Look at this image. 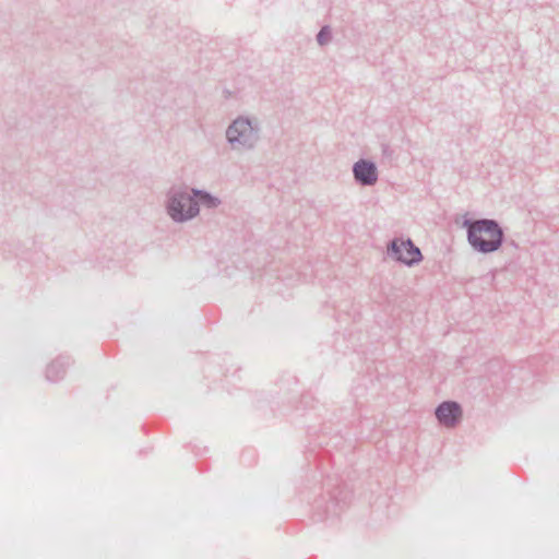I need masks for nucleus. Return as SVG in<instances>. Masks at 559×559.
I'll use <instances>...</instances> for the list:
<instances>
[{"label": "nucleus", "mask_w": 559, "mask_h": 559, "mask_svg": "<svg viewBox=\"0 0 559 559\" xmlns=\"http://www.w3.org/2000/svg\"><path fill=\"white\" fill-rule=\"evenodd\" d=\"M502 231L493 221H477L469 225L468 240L471 245L481 251L491 252L501 245Z\"/></svg>", "instance_id": "obj_1"}, {"label": "nucleus", "mask_w": 559, "mask_h": 559, "mask_svg": "<svg viewBox=\"0 0 559 559\" xmlns=\"http://www.w3.org/2000/svg\"><path fill=\"white\" fill-rule=\"evenodd\" d=\"M199 212L197 202L189 195L180 194L173 198L168 206V213L173 219L182 222L195 216Z\"/></svg>", "instance_id": "obj_2"}, {"label": "nucleus", "mask_w": 559, "mask_h": 559, "mask_svg": "<svg viewBox=\"0 0 559 559\" xmlns=\"http://www.w3.org/2000/svg\"><path fill=\"white\" fill-rule=\"evenodd\" d=\"M392 252L395 258L405 263L412 264L420 261V250L411 240H395L392 242Z\"/></svg>", "instance_id": "obj_3"}, {"label": "nucleus", "mask_w": 559, "mask_h": 559, "mask_svg": "<svg viewBox=\"0 0 559 559\" xmlns=\"http://www.w3.org/2000/svg\"><path fill=\"white\" fill-rule=\"evenodd\" d=\"M438 420L447 426L453 427L462 417V411L455 402H444L436 411Z\"/></svg>", "instance_id": "obj_4"}, {"label": "nucleus", "mask_w": 559, "mask_h": 559, "mask_svg": "<svg viewBox=\"0 0 559 559\" xmlns=\"http://www.w3.org/2000/svg\"><path fill=\"white\" fill-rule=\"evenodd\" d=\"M252 127L248 120L237 119L227 130L229 142L246 141L252 135Z\"/></svg>", "instance_id": "obj_5"}, {"label": "nucleus", "mask_w": 559, "mask_h": 559, "mask_svg": "<svg viewBox=\"0 0 559 559\" xmlns=\"http://www.w3.org/2000/svg\"><path fill=\"white\" fill-rule=\"evenodd\" d=\"M354 174L357 180L365 185H372L377 180V171L373 164L366 160L356 163Z\"/></svg>", "instance_id": "obj_6"}, {"label": "nucleus", "mask_w": 559, "mask_h": 559, "mask_svg": "<svg viewBox=\"0 0 559 559\" xmlns=\"http://www.w3.org/2000/svg\"><path fill=\"white\" fill-rule=\"evenodd\" d=\"M195 195L200 199L201 202L209 206H215L217 204L216 199L211 198L209 194L195 192Z\"/></svg>", "instance_id": "obj_7"}, {"label": "nucleus", "mask_w": 559, "mask_h": 559, "mask_svg": "<svg viewBox=\"0 0 559 559\" xmlns=\"http://www.w3.org/2000/svg\"><path fill=\"white\" fill-rule=\"evenodd\" d=\"M329 39H330V31L328 27H323L318 35V41L320 45H324L329 41Z\"/></svg>", "instance_id": "obj_8"}, {"label": "nucleus", "mask_w": 559, "mask_h": 559, "mask_svg": "<svg viewBox=\"0 0 559 559\" xmlns=\"http://www.w3.org/2000/svg\"><path fill=\"white\" fill-rule=\"evenodd\" d=\"M525 364L531 366V365H532V360L526 359V360H525Z\"/></svg>", "instance_id": "obj_9"}]
</instances>
